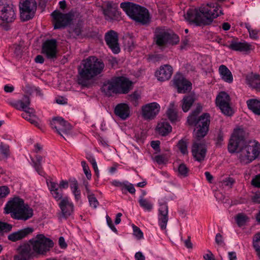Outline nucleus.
Wrapping results in <instances>:
<instances>
[{
  "instance_id": "obj_52",
  "label": "nucleus",
  "mask_w": 260,
  "mask_h": 260,
  "mask_svg": "<svg viewBox=\"0 0 260 260\" xmlns=\"http://www.w3.org/2000/svg\"><path fill=\"white\" fill-rule=\"evenodd\" d=\"M9 189L6 186H2L0 187V199L7 196L9 193Z\"/></svg>"
},
{
  "instance_id": "obj_10",
  "label": "nucleus",
  "mask_w": 260,
  "mask_h": 260,
  "mask_svg": "<svg viewBox=\"0 0 260 260\" xmlns=\"http://www.w3.org/2000/svg\"><path fill=\"white\" fill-rule=\"evenodd\" d=\"M16 18L14 6L9 0H0V19L9 23L13 21Z\"/></svg>"
},
{
  "instance_id": "obj_57",
  "label": "nucleus",
  "mask_w": 260,
  "mask_h": 260,
  "mask_svg": "<svg viewBox=\"0 0 260 260\" xmlns=\"http://www.w3.org/2000/svg\"><path fill=\"white\" fill-rule=\"evenodd\" d=\"M252 201L254 203H260V191L256 192L255 194L252 197Z\"/></svg>"
},
{
  "instance_id": "obj_25",
  "label": "nucleus",
  "mask_w": 260,
  "mask_h": 260,
  "mask_svg": "<svg viewBox=\"0 0 260 260\" xmlns=\"http://www.w3.org/2000/svg\"><path fill=\"white\" fill-rule=\"evenodd\" d=\"M116 116L122 120H125L129 116L130 110L128 105L125 103L118 104L114 109Z\"/></svg>"
},
{
  "instance_id": "obj_46",
  "label": "nucleus",
  "mask_w": 260,
  "mask_h": 260,
  "mask_svg": "<svg viewBox=\"0 0 260 260\" xmlns=\"http://www.w3.org/2000/svg\"><path fill=\"white\" fill-rule=\"evenodd\" d=\"M0 154L7 157L9 155V147L8 145L1 143L0 144Z\"/></svg>"
},
{
  "instance_id": "obj_45",
  "label": "nucleus",
  "mask_w": 260,
  "mask_h": 260,
  "mask_svg": "<svg viewBox=\"0 0 260 260\" xmlns=\"http://www.w3.org/2000/svg\"><path fill=\"white\" fill-rule=\"evenodd\" d=\"M178 147L182 154H185L188 153L187 145L186 141L183 140L179 141L178 143Z\"/></svg>"
},
{
  "instance_id": "obj_51",
  "label": "nucleus",
  "mask_w": 260,
  "mask_h": 260,
  "mask_svg": "<svg viewBox=\"0 0 260 260\" xmlns=\"http://www.w3.org/2000/svg\"><path fill=\"white\" fill-rule=\"evenodd\" d=\"M251 185L257 188H260V174L255 175L251 180Z\"/></svg>"
},
{
  "instance_id": "obj_2",
  "label": "nucleus",
  "mask_w": 260,
  "mask_h": 260,
  "mask_svg": "<svg viewBox=\"0 0 260 260\" xmlns=\"http://www.w3.org/2000/svg\"><path fill=\"white\" fill-rule=\"evenodd\" d=\"M222 14L219 5L210 3L202 5L199 9H189L184 17L186 21L201 26L211 24L214 19Z\"/></svg>"
},
{
  "instance_id": "obj_31",
  "label": "nucleus",
  "mask_w": 260,
  "mask_h": 260,
  "mask_svg": "<svg viewBox=\"0 0 260 260\" xmlns=\"http://www.w3.org/2000/svg\"><path fill=\"white\" fill-rule=\"evenodd\" d=\"M48 186L53 197L56 201H61L63 198L62 191L59 188L58 183L55 182L50 181L49 183H48Z\"/></svg>"
},
{
  "instance_id": "obj_60",
  "label": "nucleus",
  "mask_w": 260,
  "mask_h": 260,
  "mask_svg": "<svg viewBox=\"0 0 260 260\" xmlns=\"http://www.w3.org/2000/svg\"><path fill=\"white\" fill-rule=\"evenodd\" d=\"M135 258L136 260H145V259L144 255L140 251L136 253Z\"/></svg>"
},
{
  "instance_id": "obj_16",
  "label": "nucleus",
  "mask_w": 260,
  "mask_h": 260,
  "mask_svg": "<svg viewBox=\"0 0 260 260\" xmlns=\"http://www.w3.org/2000/svg\"><path fill=\"white\" fill-rule=\"evenodd\" d=\"M160 106L157 103L147 104L142 108L143 117L147 120L152 119L158 114Z\"/></svg>"
},
{
  "instance_id": "obj_23",
  "label": "nucleus",
  "mask_w": 260,
  "mask_h": 260,
  "mask_svg": "<svg viewBox=\"0 0 260 260\" xmlns=\"http://www.w3.org/2000/svg\"><path fill=\"white\" fill-rule=\"evenodd\" d=\"M36 256L29 244H24L20 248V251L18 255L14 257L15 260H30Z\"/></svg>"
},
{
  "instance_id": "obj_58",
  "label": "nucleus",
  "mask_w": 260,
  "mask_h": 260,
  "mask_svg": "<svg viewBox=\"0 0 260 260\" xmlns=\"http://www.w3.org/2000/svg\"><path fill=\"white\" fill-rule=\"evenodd\" d=\"M205 260H215V258L213 253L210 250L208 251V253L203 255Z\"/></svg>"
},
{
  "instance_id": "obj_54",
  "label": "nucleus",
  "mask_w": 260,
  "mask_h": 260,
  "mask_svg": "<svg viewBox=\"0 0 260 260\" xmlns=\"http://www.w3.org/2000/svg\"><path fill=\"white\" fill-rule=\"evenodd\" d=\"M140 98V95L137 92H134L129 95V100L134 104H136L138 99Z\"/></svg>"
},
{
  "instance_id": "obj_50",
  "label": "nucleus",
  "mask_w": 260,
  "mask_h": 260,
  "mask_svg": "<svg viewBox=\"0 0 260 260\" xmlns=\"http://www.w3.org/2000/svg\"><path fill=\"white\" fill-rule=\"evenodd\" d=\"M134 235L138 239H141L143 237V234L141 230L136 226H133Z\"/></svg>"
},
{
  "instance_id": "obj_42",
  "label": "nucleus",
  "mask_w": 260,
  "mask_h": 260,
  "mask_svg": "<svg viewBox=\"0 0 260 260\" xmlns=\"http://www.w3.org/2000/svg\"><path fill=\"white\" fill-rule=\"evenodd\" d=\"M248 217L242 213L238 214L236 218V222L239 226L244 225L248 221Z\"/></svg>"
},
{
  "instance_id": "obj_15",
  "label": "nucleus",
  "mask_w": 260,
  "mask_h": 260,
  "mask_svg": "<svg viewBox=\"0 0 260 260\" xmlns=\"http://www.w3.org/2000/svg\"><path fill=\"white\" fill-rule=\"evenodd\" d=\"M173 84L179 93H184L190 90L191 83L181 74H177L173 79Z\"/></svg>"
},
{
  "instance_id": "obj_8",
  "label": "nucleus",
  "mask_w": 260,
  "mask_h": 260,
  "mask_svg": "<svg viewBox=\"0 0 260 260\" xmlns=\"http://www.w3.org/2000/svg\"><path fill=\"white\" fill-rule=\"evenodd\" d=\"M28 243L36 255L45 254L53 246L52 241L43 234L37 235Z\"/></svg>"
},
{
  "instance_id": "obj_3",
  "label": "nucleus",
  "mask_w": 260,
  "mask_h": 260,
  "mask_svg": "<svg viewBox=\"0 0 260 260\" xmlns=\"http://www.w3.org/2000/svg\"><path fill=\"white\" fill-rule=\"evenodd\" d=\"M105 64L101 59L91 56L83 60L78 70V83L83 86H88L89 80L100 75L103 71Z\"/></svg>"
},
{
  "instance_id": "obj_6",
  "label": "nucleus",
  "mask_w": 260,
  "mask_h": 260,
  "mask_svg": "<svg viewBox=\"0 0 260 260\" xmlns=\"http://www.w3.org/2000/svg\"><path fill=\"white\" fill-rule=\"evenodd\" d=\"M120 7L132 19L143 24L150 21L149 12L145 8L133 3L125 2L120 4Z\"/></svg>"
},
{
  "instance_id": "obj_33",
  "label": "nucleus",
  "mask_w": 260,
  "mask_h": 260,
  "mask_svg": "<svg viewBox=\"0 0 260 260\" xmlns=\"http://www.w3.org/2000/svg\"><path fill=\"white\" fill-rule=\"evenodd\" d=\"M70 182L71 191L74 196L75 201L78 202L80 200L81 197V191L79 189L78 182L76 179L73 178L70 180Z\"/></svg>"
},
{
  "instance_id": "obj_17",
  "label": "nucleus",
  "mask_w": 260,
  "mask_h": 260,
  "mask_svg": "<svg viewBox=\"0 0 260 260\" xmlns=\"http://www.w3.org/2000/svg\"><path fill=\"white\" fill-rule=\"evenodd\" d=\"M102 10L105 19L108 21H111L117 18L119 15L117 6L111 2H106L103 5Z\"/></svg>"
},
{
  "instance_id": "obj_26",
  "label": "nucleus",
  "mask_w": 260,
  "mask_h": 260,
  "mask_svg": "<svg viewBox=\"0 0 260 260\" xmlns=\"http://www.w3.org/2000/svg\"><path fill=\"white\" fill-rule=\"evenodd\" d=\"M30 104V99L27 96H24L21 100L10 103V105L16 109L22 110L23 112L27 110H32L33 108L29 107Z\"/></svg>"
},
{
  "instance_id": "obj_7",
  "label": "nucleus",
  "mask_w": 260,
  "mask_h": 260,
  "mask_svg": "<svg viewBox=\"0 0 260 260\" xmlns=\"http://www.w3.org/2000/svg\"><path fill=\"white\" fill-rule=\"evenodd\" d=\"M200 111H193L192 114L188 116L187 122L190 125H194L196 126V137L198 139H200L204 137L209 130V125L210 123V116L209 114L204 113L198 118L196 116L199 114Z\"/></svg>"
},
{
  "instance_id": "obj_5",
  "label": "nucleus",
  "mask_w": 260,
  "mask_h": 260,
  "mask_svg": "<svg viewBox=\"0 0 260 260\" xmlns=\"http://www.w3.org/2000/svg\"><path fill=\"white\" fill-rule=\"evenodd\" d=\"M5 213L11 214L12 217L18 220H26L33 215V210L23 200L15 198L9 201L5 207Z\"/></svg>"
},
{
  "instance_id": "obj_41",
  "label": "nucleus",
  "mask_w": 260,
  "mask_h": 260,
  "mask_svg": "<svg viewBox=\"0 0 260 260\" xmlns=\"http://www.w3.org/2000/svg\"><path fill=\"white\" fill-rule=\"evenodd\" d=\"M253 246L256 255L260 259V233L255 234L253 238Z\"/></svg>"
},
{
  "instance_id": "obj_56",
  "label": "nucleus",
  "mask_w": 260,
  "mask_h": 260,
  "mask_svg": "<svg viewBox=\"0 0 260 260\" xmlns=\"http://www.w3.org/2000/svg\"><path fill=\"white\" fill-rule=\"evenodd\" d=\"M106 221L107 224L109 226V228L111 229L112 231H113L115 233H116L117 232L116 228L115 227V226L113 225L112 220L111 219V218L108 216H106Z\"/></svg>"
},
{
  "instance_id": "obj_37",
  "label": "nucleus",
  "mask_w": 260,
  "mask_h": 260,
  "mask_svg": "<svg viewBox=\"0 0 260 260\" xmlns=\"http://www.w3.org/2000/svg\"><path fill=\"white\" fill-rule=\"evenodd\" d=\"M167 114L169 119L171 121H174L177 118V106L174 102H171L167 111Z\"/></svg>"
},
{
  "instance_id": "obj_53",
  "label": "nucleus",
  "mask_w": 260,
  "mask_h": 260,
  "mask_svg": "<svg viewBox=\"0 0 260 260\" xmlns=\"http://www.w3.org/2000/svg\"><path fill=\"white\" fill-rule=\"evenodd\" d=\"M125 189L127 190L129 193L132 194L134 193L136 191L134 185L132 184L128 183L127 182L124 184L123 190Z\"/></svg>"
},
{
  "instance_id": "obj_64",
  "label": "nucleus",
  "mask_w": 260,
  "mask_h": 260,
  "mask_svg": "<svg viewBox=\"0 0 260 260\" xmlns=\"http://www.w3.org/2000/svg\"><path fill=\"white\" fill-rule=\"evenodd\" d=\"M229 260H237V255L235 252L232 251L228 253Z\"/></svg>"
},
{
  "instance_id": "obj_12",
  "label": "nucleus",
  "mask_w": 260,
  "mask_h": 260,
  "mask_svg": "<svg viewBox=\"0 0 260 260\" xmlns=\"http://www.w3.org/2000/svg\"><path fill=\"white\" fill-rule=\"evenodd\" d=\"M50 126L65 140L66 138L63 137V135H68L72 129V125L60 117L53 118L50 121Z\"/></svg>"
},
{
  "instance_id": "obj_13",
  "label": "nucleus",
  "mask_w": 260,
  "mask_h": 260,
  "mask_svg": "<svg viewBox=\"0 0 260 260\" xmlns=\"http://www.w3.org/2000/svg\"><path fill=\"white\" fill-rule=\"evenodd\" d=\"M230 98L225 92H220L216 96V104L225 115L231 116L233 114L232 109L230 105Z\"/></svg>"
},
{
  "instance_id": "obj_38",
  "label": "nucleus",
  "mask_w": 260,
  "mask_h": 260,
  "mask_svg": "<svg viewBox=\"0 0 260 260\" xmlns=\"http://www.w3.org/2000/svg\"><path fill=\"white\" fill-rule=\"evenodd\" d=\"M36 160L35 161L33 159H31L32 162L33 164V167L35 169L36 171L41 176H43L44 174L43 171L42 164L43 161V157L39 155L36 156Z\"/></svg>"
},
{
  "instance_id": "obj_35",
  "label": "nucleus",
  "mask_w": 260,
  "mask_h": 260,
  "mask_svg": "<svg viewBox=\"0 0 260 260\" xmlns=\"http://www.w3.org/2000/svg\"><path fill=\"white\" fill-rule=\"evenodd\" d=\"M247 106L255 114L260 115V101L256 99H250L246 102Z\"/></svg>"
},
{
  "instance_id": "obj_61",
  "label": "nucleus",
  "mask_w": 260,
  "mask_h": 260,
  "mask_svg": "<svg viewBox=\"0 0 260 260\" xmlns=\"http://www.w3.org/2000/svg\"><path fill=\"white\" fill-rule=\"evenodd\" d=\"M154 159L158 164H162L165 161L164 157L162 156L159 155L155 156Z\"/></svg>"
},
{
  "instance_id": "obj_55",
  "label": "nucleus",
  "mask_w": 260,
  "mask_h": 260,
  "mask_svg": "<svg viewBox=\"0 0 260 260\" xmlns=\"http://www.w3.org/2000/svg\"><path fill=\"white\" fill-rule=\"evenodd\" d=\"M215 240L216 243L217 244H218V245H220V246H224V240H223V237L220 234L218 233L216 234V235L215 236Z\"/></svg>"
},
{
  "instance_id": "obj_27",
  "label": "nucleus",
  "mask_w": 260,
  "mask_h": 260,
  "mask_svg": "<svg viewBox=\"0 0 260 260\" xmlns=\"http://www.w3.org/2000/svg\"><path fill=\"white\" fill-rule=\"evenodd\" d=\"M32 229L30 228H26L17 232L12 233L8 235V239L13 242L21 240L25 237L28 234L32 232Z\"/></svg>"
},
{
  "instance_id": "obj_48",
  "label": "nucleus",
  "mask_w": 260,
  "mask_h": 260,
  "mask_svg": "<svg viewBox=\"0 0 260 260\" xmlns=\"http://www.w3.org/2000/svg\"><path fill=\"white\" fill-rule=\"evenodd\" d=\"M235 183V180L232 178H226L223 179L221 182L222 185L227 188H230L232 187L233 185Z\"/></svg>"
},
{
  "instance_id": "obj_4",
  "label": "nucleus",
  "mask_w": 260,
  "mask_h": 260,
  "mask_svg": "<svg viewBox=\"0 0 260 260\" xmlns=\"http://www.w3.org/2000/svg\"><path fill=\"white\" fill-rule=\"evenodd\" d=\"M132 88V81L125 77H118L105 81L101 90L106 95L111 96L114 94H126Z\"/></svg>"
},
{
  "instance_id": "obj_20",
  "label": "nucleus",
  "mask_w": 260,
  "mask_h": 260,
  "mask_svg": "<svg viewBox=\"0 0 260 260\" xmlns=\"http://www.w3.org/2000/svg\"><path fill=\"white\" fill-rule=\"evenodd\" d=\"M105 40L109 47L114 53H118L120 51V48L118 43V36L117 33L110 30L105 34Z\"/></svg>"
},
{
  "instance_id": "obj_32",
  "label": "nucleus",
  "mask_w": 260,
  "mask_h": 260,
  "mask_svg": "<svg viewBox=\"0 0 260 260\" xmlns=\"http://www.w3.org/2000/svg\"><path fill=\"white\" fill-rule=\"evenodd\" d=\"M35 111L34 109L32 110H27L24 111L22 114V117L29 121L31 124H34L36 126L39 125V119L35 114Z\"/></svg>"
},
{
  "instance_id": "obj_62",
  "label": "nucleus",
  "mask_w": 260,
  "mask_h": 260,
  "mask_svg": "<svg viewBox=\"0 0 260 260\" xmlns=\"http://www.w3.org/2000/svg\"><path fill=\"white\" fill-rule=\"evenodd\" d=\"M58 242L60 247L62 248H66L67 246L64 239L62 237H60L59 238Z\"/></svg>"
},
{
  "instance_id": "obj_9",
  "label": "nucleus",
  "mask_w": 260,
  "mask_h": 260,
  "mask_svg": "<svg viewBox=\"0 0 260 260\" xmlns=\"http://www.w3.org/2000/svg\"><path fill=\"white\" fill-rule=\"evenodd\" d=\"M153 41L159 47L174 45L179 43V38L177 35L169 33L164 29L157 28L154 32Z\"/></svg>"
},
{
  "instance_id": "obj_63",
  "label": "nucleus",
  "mask_w": 260,
  "mask_h": 260,
  "mask_svg": "<svg viewBox=\"0 0 260 260\" xmlns=\"http://www.w3.org/2000/svg\"><path fill=\"white\" fill-rule=\"evenodd\" d=\"M14 88L13 86L10 85H6L4 86V90L6 92L10 93L13 91Z\"/></svg>"
},
{
  "instance_id": "obj_49",
  "label": "nucleus",
  "mask_w": 260,
  "mask_h": 260,
  "mask_svg": "<svg viewBox=\"0 0 260 260\" xmlns=\"http://www.w3.org/2000/svg\"><path fill=\"white\" fill-rule=\"evenodd\" d=\"M87 198L90 206L94 209L96 208L99 205V202L94 194H90Z\"/></svg>"
},
{
  "instance_id": "obj_18",
  "label": "nucleus",
  "mask_w": 260,
  "mask_h": 260,
  "mask_svg": "<svg viewBox=\"0 0 260 260\" xmlns=\"http://www.w3.org/2000/svg\"><path fill=\"white\" fill-rule=\"evenodd\" d=\"M158 220L161 229L165 230L168 221V207L164 201L159 202Z\"/></svg>"
},
{
  "instance_id": "obj_21",
  "label": "nucleus",
  "mask_w": 260,
  "mask_h": 260,
  "mask_svg": "<svg viewBox=\"0 0 260 260\" xmlns=\"http://www.w3.org/2000/svg\"><path fill=\"white\" fill-rule=\"evenodd\" d=\"M205 145L201 142H194L192 147V153L195 159L201 161L205 158L206 154Z\"/></svg>"
},
{
  "instance_id": "obj_1",
  "label": "nucleus",
  "mask_w": 260,
  "mask_h": 260,
  "mask_svg": "<svg viewBox=\"0 0 260 260\" xmlns=\"http://www.w3.org/2000/svg\"><path fill=\"white\" fill-rule=\"evenodd\" d=\"M228 150L232 153L236 152L241 163L247 164L259 155L260 144L255 141H245L243 129L236 128L230 140Z\"/></svg>"
},
{
  "instance_id": "obj_34",
  "label": "nucleus",
  "mask_w": 260,
  "mask_h": 260,
  "mask_svg": "<svg viewBox=\"0 0 260 260\" xmlns=\"http://www.w3.org/2000/svg\"><path fill=\"white\" fill-rule=\"evenodd\" d=\"M156 130L161 135L166 136L171 131L172 127L167 121H163L157 124Z\"/></svg>"
},
{
  "instance_id": "obj_28",
  "label": "nucleus",
  "mask_w": 260,
  "mask_h": 260,
  "mask_svg": "<svg viewBox=\"0 0 260 260\" xmlns=\"http://www.w3.org/2000/svg\"><path fill=\"white\" fill-rule=\"evenodd\" d=\"M228 47L235 51L248 52L251 50L252 46L246 42L232 41Z\"/></svg>"
},
{
  "instance_id": "obj_11",
  "label": "nucleus",
  "mask_w": 260,
  "mask_h": 260,
  "mask_svg": "<svg viewBox=\"0 0 260 260\" xmlns=\"http://www.w3.org/2000/svg\"><path fill=\"white\" fill-rule=\"evenodd\" d=\"M37 9L35 0H26L20 6V17L23 21L33 18Z\"/></svg>"
},
{
  "instance_id": "obj_59",
  "label": "nucleus",
  "mask_w": 260,
  "mask_h": 260,
  "mask_svg": "<svg viewBox=\"0 0 260 260\" xmlns=\"http://www.w3.org/2000/svg\"><path fill=\"white\" fill-rule=\"evenodd\" d=\"M69 184L68 181L65 180H61L58 184L59 188L61 189H66L68 187Z\"/></svg>"
},
{
  "instance_id": "obj_44",
  "label": "nucleus",
  "mask_w": 260,
  "mask_h": 260,
  "mask_svg": "<svg viewBox=\"0 0 260 260\" xmlns=\"http://www.w3.org/2000/svg\"><path fill=\"white\" fill-rule=\"evenodd\" d=\"M178 171L180 176L184 177L187 176L188 169L185 164H181L178 167Z\"/></svg>"
},
{
  "instance_id": "obj_29",
  "label": "nucleus",
  "mask_w": 260,
  "mask_h": 260,
  "mask_svg": "<svg viewBox=\"0 0 260 260\" xmlns=\"http://www.w3.org/2000/svg\"><path fill=\"white\" fill-rule=\"evenodd\" d=\"M218 72L221 79L224 82L231 83L233 81V77L232 72L223 64L219 66Z\"/></svg>"
},
{
  "instance_id": "obj_19",
  "label": "nucleus",
  "mask_w": 260,
  "mask_h": 260,
  "mask_svg": "<svg viewBox=\"0 0 260 260\" xmlns=\"http://www.w3.org/2000/svg\"><path fill=\"white\" fill-rule=\"evenodd\" d=\"M58 206L63 218L68 217L74 212V205L68 197L63 198L58 203Z\"/></svg>"
},
{
  "instance_id": "obj_40",
  "label": "nucleus",
  "mask_w": 260,
  "mask_h": 260,
  "mask_svg": "<svg viewBox=\"0 0 260 260\" xmlns=\"http://www.w3.org/2000/svg\"><path fill=\"white\" fill-rule=\"evenodd\" d=\"M244 26L247 28L249 34V37L251 39L253 40H256L258 39V35L260 33L259 29L252 28L250 24L248 23H245L244 24Z\"/></svg>"
},
{
  "instance_id": "obj_39",
  "label": "nucleus",
  "mask_w": 260,
  "mask_h": 260,
  "mask_svg": "<svg viewBox=\"0 0 260 260\" xmlns=\"http://www.w3.org/2000/svg\"><path fill=\"white\" fill-rule=\"evenodd\" d=\"M140 206L145 211L150 212L153 209V204L148 200L140 197L139 199Z\"/></svg>"
},
{
  "instance_id": "obj_14",
  "label": "nucleus",
  "mask_w": 260,
  "mask_h": 260,
  "mask_svg": "<svg viewBox=\"0 0 260 260\" xmlns=\"http://www.w3.org/2000/svg\"><path fill=\"white\" fill-rule=\"evenodd\" d=\"M54 21V28L59 29L69 24L72 20L71 13L63 14L59 11H54L51 14Z\"/></svg>"
},
{
  "instance_id": "obj_47",
  "label": "nucleus",
  "mask_w": 260,
  "mask_h": 260,
  "mask_svg": "<svg viewBox=\"0 0 260 260\" xmlns=\"http://www.w3.org/2000/svg\"><path fill=\"white\" fill-rule=\"evenodd\" d=\"M81 166L88 180H90L91 178V174L88 166L85 161H81Z\"/></svg>"
},
{
  "instance_id": "obj_22",
  "label": "nucleus",
  "mask_w": 260,
  "mask_h": 260,
  "mask_svg": "<svg viewBox=\"0 0 260 260\" xmlns=\"http://www.w3.org/2000/svg\"><path fill=\"white\" fill-rule=\"evenodd\" d=\"M56 46L55 40H48L43 45L42 52L46 55L48 58H54L56 54Z\"/></svg>"
},
{
  "instance_id": "obj_30",
  "label": "nucleus",
  "mask_w": 260,
  "mask_h": 260,
  "mask_svg": "<svg viewBox=\"0 0 260 260\" xmlns=\"http://www.w3.org/2000/svg\"><path fill=\"white\" fill-rule=\"evenodd\" d=\"M246 82L249 86L260 91V76L257 74L250 73L246 77Z\"/></svg>"
},
{
  "instance_id": "obj_36",
  "label": "nucleus",
  "mask_w": 260,
  "mask_h": 260,
  "mask_svg": "<svg viewBox=\"0 0 260 260\" xmlns=\"http://www.w3.org/2000/svg\"><path fill=\"white\" fill-rule=\"evenodd\" d=\"M195 101L193 95L185 96L182 100V109L184 112H187L190 109Z\"/></svg>"
},
{
  "instance_id": "obj_43",
  "label": "nucleus",
  "mask_w": 260,
  "mask_h": 260,
  "mask_svg": "<svg viewBox=\"0 0 260 260\" xmlns=\"http://www.w3.org/2000/svg\"><path fill=\"white\" fill-rule=\"evenodd\" d=\"M12 229V225L0 221V236L2 235L3 232H8Z\"/></svg>"
},
{
  "instance_id": "obj_24",
  "label": "nucleus",
  "mask_w": 260,
  "mask_h": 260,
  "mask_svg": "<svg viewBox=\"0 0 260 260\" xmlns=\"http://www.w3.org/2000/svg\"><path fill=\"white\" fill-rule=\"evenodd\" d=\"M173 69L169 64H165L160 67L155 72V76L157 80L160 81H165L169 80L172 76Z\"/></svg>"
}]
</instances>
